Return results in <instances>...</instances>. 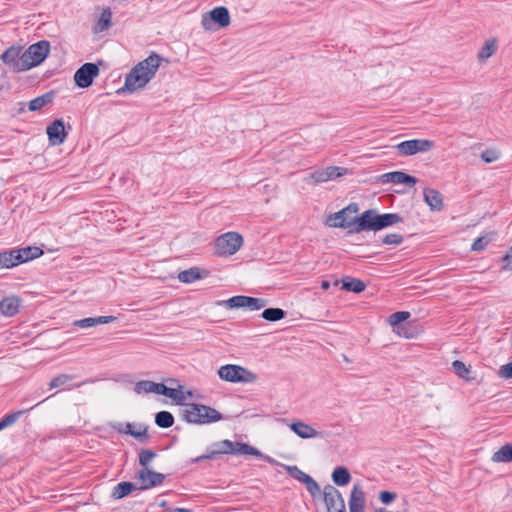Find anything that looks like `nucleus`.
Returning <instances> with one entry per match:
<instances>
[{
  "mask_svg": "<svg viewBox=\"0 0 512 512\" xmlns=\"http://www.w3.org/2000/svg\"><path fill=\"white\" fill-rule=\"evenodd\" d=\"M112 13L110 8H105L100 14V17L94 27L96 33L103 32L111 26Z\"/></svg>",
  "mask_w": 512,
  "mask_h": 512,
  "instance_id": "nucleus-32",
  "label": "nucleus"
},
{
  "mask_svg": "<svg viewBox=\"0 0 512 512\" xmlns=\"http://www.w3.org/2000/svg\"><path fill=\"white\" fill-rule=\"evenodd\" d=\"M243 245V237L237 232H227L215 241V253L218 256L235 254Z\"/></svg>",
  "mask_w": 512,
  "mask_h": 512,
  "instance_id": "nucleus-7",
  "label": "nucleus"
},
{
  "mask_svg": "<svg viewBox=\"0 0 512 512\" xmlns=\"http://www.w3.org/2000/svg\"><path fill=\"white\" fill-rule=\"evenodd\" d=\"M497 50V43L495 39H489L485 42L483 47L478 52V59L485 61L491 57Z\"/></svg>",
  "mask_w": 512,
  "mask_h": 512,
  "instance_id": "nucleus-37",
  "label": "nucleus"
},
{
  "mask_svg": "<svg viewBox=\"0 0 512 512\" xmlns=\"http://www.w3.org/2000/svg\"><path fill=\"white\" fill-rule=\"evenodd\" d=\"M117 318L115 316H98L95 317L96 325L97 324H108L114 322Z\"/></svg>",
  "mask_w": 512,
  "mask_h": 512,
  "instance_id": "nucleus-53",
  "label": "nucleus"
},
{
  "mask_svg": "<svg viewBox=\"0 0 512 512\" xmlns=\"http://www.w3.org/2000/svg\"><path fill=\"white\" fill-rule=\"evenodd\" d=\"M108 426L119 434L132 436L141 443H146L150 439L146 425L140 424L139 430H134V425L131 423L109 422Z\"/></svg>",
  "mask_w": 512,
  "mask_h": 512,
  "instance_id": "nucleus-13",
  "label": "nucleus"
},
{
  "mask_svg": "<svg viewBox=\"0 0 512 512\" xmlns=\"http://www.w3.org/2000/svg\"><path fill=\"white\" fill-rule=\"evenodd\" d=\"M49 399H50V396H47V397H46V400H49ZM44 401H45V399H44V400H42V401H40V402H38L37 404H35L34 406L30 407L29 409L24 410V411H25V412H27V411H29V410L33 409L34 407L38 406L39 404H41V403H42V402H44Z\"/></svg>",
  "mask_w": 512,
  "mask_h": 512,
  "instance_id": "nucleus-58",
  "label": "nucleus"
},
{
  "mask_svg": "<svg viewBox=\"0 0 512 512\" xmlns=\"http://www.w3.org/2000/svg\"><path fill=\"white\" fill-rule=\"evenodd\" d=\"M79 328H89L96 325L95 317H88L74 322Z\"/></svg>",
  "mask_w": 512,
  "mask_h": 512,
  "instance_id": "nucleus-52",
  "label": "nucleus"
},
{
  "mask_svg": "<svg viewBox=\"0 0 512 512\" xmlns=\"http://www.w3.org/2000/svg\"><path fill=\"white\" fill-rule=\"evenodd\" d=\"M358 211L359 205L352 202L343 209L330 214L327 217L326 225L333 228L348 229V234L364 232V229L358 227L362 218V213L360 215L352 216V214H357Z\"/></svg>",
  "mask_w": 512,
  "mask_h": 512,
  "instance_id": "nucleus-4",
  "label": "nucleus"
},
{
  "mask_svg": "<svg viewBox=\"0 0 512 512\" xmlns=\"http://www.w3.org/2000/svg\"><path fill=\"white\" fill-rule=\"evenodd\" d=\"M502 262V270L508 271L512 270V246L509 248L508 252L502 256L501 258Z\"/></svg>",
  "mask_w": 512,
  "mask_h": 512,
  "instance_id": "nucleus-49",
  "label": "nucleus"
},
{
  "mask_svg": "<svg viewBox=\"0 0 512 512\" xmlns=\"http://www.w3.org/2000/svg\"><path fill=\"white\" fill-rule=\"evenodd\" d=\"M382 183H396V184H406L408 186H414L418 179L410 174H407L403 171H393L385 173L380 178Z\"/></svg>",
  "mask_w": 512,
  "mask_h": 512,
  "instance_id": "nucleus-18",
  "label": "nucleus"
},
{
  "mask_svg": "<svg viewBox=\"0 0 512 512\" xmlns=\"http://www.w3.org/2000/svg\"><path fill=\"white\" fill-rule=\"evenodd\" d=\"M171 512H193V511L191 509H186V508H175Z\"/></svg>",
  "mask_w": 512,
  "mask_h": 512,
  "instance_id": "nucleus-57",
  "label": "nucleus"
},
{
  "mask_svg": "<svg viewBox=\"0 0 512 512\" xmlns=\"http://www.w3.org/2000/svg\"><path fill=\"white\" fill-rule=\"evenodd\" d=\"M157 456L151 449H141L138 454V461L141 469H149L150 462Z\"/></svg>",
  "mask_w": 512,
  "mask_h": 512,
  "instance_id": "nucleus-39",
  "label": "nucleus"
},
{
  "mask_svg": "<svg viewBox=\"0 0 512 512\" xmlns=\"http://www.w3.org/2000/svg\"><path fill=\"white\" fill-rule=\"evenodd\" d=\"M338 284H339V280H337V279H336V280L334 281V285H335V286H338Z\"/></svg>",
  "mask_w": 512,
  "mask_h": 512,
  "instance_id": "nucleus-62",
  "label": "nucleus"
},
{
  "mask_svg": "<svg viewBox=\"0 0 512 512\" xmlns=\"http://www.w3.org/2000/svg\"><path fill=\"white\" fill-rule=\"evenodd\" d=\"M404 238L401 234L398 233H390L386 234L382 238V243L385 245H400L403 242Z\"/></svg>",
  "mask_w": 512,
  "mask_h": 512,
  "instance_id": "nucleus-46",
  "label": "nucleus"
},
{
  "mask_svg": "<svg viewBox=\"0 0 512 512\" xmlns=\"http://www.w3.org/2000/svg\"><path fill=\"white\" fill-rule=\"evenodd\" d=\"M117 318L115 316H98L95 317L96 325L97 324H108L114 322Z\"/></svg>",
  "mask_w": 512,
  "mask_h": 512,
  "instance_id": "nucleus-54",
  "label": "nucleus"
},
{
  "mask_svg": "<svg viewBox=\"0 0 512 512\" xmlns=\"http://www.w3.org/2000/svg\"><path fill=\"white\" fill-rule=\"evenodd\" d=\"M100 69L95 63H84L74 74L75 85L79 88H88L99 75Z\"/></svg>",
  "mask_w": 512,
  "mask_h": 512,
  "instance_id": "nucleus-12",
  "label": "nucleus"
},
{
  "mask_svg": "<svg viewBox=\"0 0 512 512\" xmlns=\"http://www.w3.org/2000/svg\"><path fill=\"white\" fill-rule=\"evenodd\" d=\"M326 173L327 180H333L336 179L344 174H346L347 169L343 167L338 166H329L324 169Z\"/></svg>",
  "mask_w": 512,
  "mask_h": 512,
  "instance_id": "nucleus-45",
  "label": "nucleus"
},
{
  "mask_svg": "<svg viewBox=\"0 0 512 512\" xmlns=\"http://www.w3.org/2000/svg\"><path fill=\"white\" fill-rule=\"evenodd\" d=\"M222 454L252 455L256 457H263L260 450L247 443L225 439L213 443L210 446L208 453L196 457L193 462L198 463L204 460L215 459Z\"/></svg>",
  "mask_w": 512,
  "mask_h": 512,
  "instance_id": "nucleus-3",
  "label": "nucleus"
},
{
  "mask_svg": "<svg viewBox=\"0 0 512 512\" xmlns=\"http://www.w3.org/2000/svg\"><path fill=\"white\" fill-rule=\"evenodd\" d=\"M394 332H396L399 336L405 337L407 339L416 338L419 333L417 326L412 323H406Z\"/></svg>",
  "mask_w": 512,
  "mask_h": 512,
  "instance_id": "nucleus-40",
  "label": "nucleus"
},
{
  "mask_svg": "<svg viewBox=\"0 0 512 512\" xmlns=\"http://www.w3.org/2000/svg\"><path fill=\"white\" fill-rule=\"evenodd\" d=\"M245 301V308H248L251 311L260 310L267 305V300L263 298L247 296V300Z\"/></svg>",
  "mask_w": 512,
  "mask_h": 512,
  "instance_id": "nucleus-42",
  "label": "nucleus"
},
{
  "mask_svg": "<svg viewBox=\"0 0 512 512\" xmlns=\"http://www.w3.org/2000/svg\"><path fill=\"white\" fill-rule=\"evenodd\" d=\"M20 299L17 296L5 297L0 302V311L4 316H14L18 313Z\"/></svg>",
  "mask_w": 512,
  "mask_h": 512,
  "instance_id": "nucleus-24",
  "label": "nucleus"
},
{
  "mask_svg": "<svg viewBox=\"0 0 512 512\" xmlns=\"http://www.w3.org/2000/svg\"><path fill=\"white\" fill-rule=\"evenodd\" d=\"M134 391L141 393H156L164 396L166 385L163 383H155L150 380H141L135 384Z\"/></svg>",
  "mask_w": 512,
  "mask_h": 512,
  "instance_id": "nucleus-22",
  "label": "nucleus"
},
{
  "mask_svg": "<svg viewBox=\"0 0 512 512\" xmlns=\"http://www.w3.org/2000/svg\"><path fill=\"white\" fill-rule=\"evenodd\" d=\"M286 311L281 308H266L262 314L261 317L269 322H276L284 319L286 317Z\"/></svg>",
  "mask_w": 512,
  "mask_h": 512,
  "instance_id": "nucleus-33",
  "label": "nucleus"
},
{
  "mask_svg": "<svg viewBox=\"0 0 512 512\" xmlns=\"http://www.w3.org/2000/svg\"><path fill=\"white\" fill-rule=\"evenodd\" d=\"M329 287H330V282H329V281H327V280H323V281L321 282V288H322L323 290H327V289H329Z\"/></svg>",
  "mask_w": 512,
  "mask_h": 512,
  "instance_id": "nucleus-55",
  "label": "nucleus"
},
{
  "mask_svg": "<svg viewBox=\"0 0 512 512\" xmlns=\"http://www.w3.org/2000/svg\"><path fill=\"white\" fill-rule=\"evenodd\" d=\"M492 461L496 463H510L512 462V444H505L497 450L493 456Z\"/></svg>",
  "mask_w": 512,
  "mask_h": 512,
  "instance_id": "nucleus-30",
  "label": "nucleus"
},
{
  "mask_svg": "<svg viewBox=\"0 0 512 512\" xmlns=\"http://www.w3.org/2000/svg\"><path fill=\"white\" fill-rule=\"evenodd\" d=\"M165 475L160 472L153 471L152 469H140L138 472V479L141 482L140 490H148L160 486L164 480Z\"/></svg>",
  "mask_w": 512,
  "mask_h": 512,
  "instance_id": "nucleus-16",
  "label": "nucleus"
},
{
  "mask_svg": "<svg viewBox=\"0 0 512 512\" xmlns=\"http://www.w3.org/2000/svg\"><path fill=\"white\" fill-rule=\"evenodd\" d=\"M139 489L136 484L128 481L118 483L112 490L111 497L115 500L122 499L133 491Z\"/></svg>",
  "mask_w": 512,
  "mask_h": 512,
  "instance_id": "nucleus-26",
  "label": "nucleus"
},
{
  "mask_svg": "<svg viewBox=\"0 0 512 512\" xmlns=\"http://www.w3.org/2000/svg\"><path fill=\"white\" fill-rule=\"evenodd\" d=\"M182 386L179 388H170L166 386V391L164 396L171 398L177 405H185V408L181 411V418L190 424H209L218 422L223 419V415L210 406H206L203 404L197 403H187L184 401L186 399V395L181 390Z\"/></svg>",
  "mask_w": 512,
  "mask_h": 512,
  "instance_id": "nucleus-1",
  "label": "nucleus"
},
{
  "mask_svg": "<svg viewBox=\"0 0 512 512\" xmlns=\"http://www.w3.org/2000/svg\"><path fill=\"white\" fill-rule=\"evenodd\" d=\"M396 498L397 494L395 492L385 490L379 493V500L385 505L392 503Z\"/></svg>",
  "mask_w": 512,
  "mask_h": 512,
  "instance_id": "nucleus-48",
  "label": "nucleus"
},
{
  "mask_svg": "<svg viewBox=\"0 0 512 512\" xmlns=\"http://www.w3.org/2000/svg\"><path fill=\"white\" fill-rule=\"evenodd\" d=\"M55 97V92L53 90L48 91L34 99H32L28 104L29 111H38L42 109L44 106L50 104Z\"/></svg>",
  "mask_w": 512,
  "mask_h": 512,
  "instance_id": "nucleus-27",
  "label": "nucleus"
},
{
  "mask_svg": "<svg viewBox=\"0 0 512 512\" xmlns=\"http://www.w3.org/2000/svg\"><path fill=\"white\" fill-rule=\"evenodd\" d=\"M310 179H312L314 183H323L328 181L324 169L317 170L311 173Z\"/></svg>",
  "mask_w": 512,
  "mask_h": 512,
  "instance_id": "nucleus-51",
  "label": "nucleus"
},
{
  "mask_svg": "<svg viewBox=\"0 0 512 512\" xmlns=\"http://www.w3.org/2000/svg\"><path fill=\"white\" fill-rule=\"evenodd\" d=\"M452 369L459 378L464 379L467 382H471L475 379L471 376L470 367H467L465 363L460 360L452 362Z\"/></svg>",
  "mask_w": 512,
  "mask_h": 512,
  "instance_id": "nucleus-31",
  "label": "nucleus"
},
{
  "mask_svg": "<svg viewBox=\"0 0 512 512\" xmlns=\"http://www.w3.org/2000/svg\"><path fill=\"white\" fill-rule=\"evenodd\" d=\"M49 399H50V396H47V397H46V400H49ZM44 401H45V399H44V400H42V401H40V402H38L37 404H35L34 406L30 407L29 409L24 410V411H25V412H27V411H29V410L33 409L34 407L38 406L39 404H41V403H42V402H44Z\"/></svg>",
  "mask_w": 512,
  "mask_h": 512,
  "instance_id": "nucleus-59",
  "label": "nucleus"
},
{
  "mask_svg": "<svg viewBox=\"0 0 512 512\" xmlns=\"http://www.w3.org/2000/svg\"><path fill=\"white\" fill-rule=\"evenodd\" d=\"M16 266L17 264L13 249L0 252V268H13Z\"/></svg>",
  "mask_w": 512,
  "mask_h": 512,
  "instance_id": "nucleus-38",
  "label": "nucleus"
},
{
  "mask_svg": "<svg viewBox=\"0 0 512 512\" xmlns=\"http://www.w3.org/2000/svg\"><path fill=\"white\" fill-rule=\"evenodd\" d=\"M50 47V42L47 40H40L31 44L24 51V57L27 60L25 63L27 70L40 65L49 55Z\"/></svg>",
  "mask_w": 512,
  "mask_h": 512,
  "instance_id": "nucleus-8",
  "label": "nucleus"
},
{
  "mask_svg": "<svg viewBox=\"0 0 512 512\" xmlns=\"http://www.w3.org/2000/svg\"><path fill=\"white\" fill-rule=\"evenodd\" d=\"M499 158V153L493 149H486L481 153V159L485 163H492Z\"/></svg>",
  "mask_w": 512,
  "mask_h": 512,
  "instance_id": "nucleus-47",
  "label": "nucleus"
},
{
  "mask_svg": "<svg viewBox=\"0 0 512 512\" xmlns=\"http://www.w3.org/2000/svg\"><path fill=\"white\" fill-rule=\"evenodd\" d=\"M342 289L354 293H361L365 290L366 284L358 279L351 276H344L341 279Z\"/></svg>",
  "mask_w": 512,
  "mask_h": 512,
  "instance_id": "nucleus-28",
  "label": "nucleus"
},
{
  "mask_svg": "<svg viewBox=\"0 0 512 512\" xmlns=\"http://www.w3.org/2000/svg\"><path fill=\"white\" fill-rule=\"evenodd\" d=\"M434 147V142L428 139H412L394 146L400 156H411L418 152H426Z\"/></svg>",
  "mask_w": 512,
  "mask_h": 512,
  "instance_id": "nucleus-11",
  "label": "nucleus"
},
{
  "mask_svg": "<svg viewBox=\"0 0 512 512\" xmlns=\"http://www.w3.org/2000/svg\"><path fill=\"white\" fill-rule=\"evenodd\" d=\"M217 374L221 380L230 383H252L258 378V376L249 369L236 364L221 366Z\"/></svg>",
  "mask_w": 512,
  "mask_h": 512,
  "instance_id": "nucleus-6",
  "label": "nucleus"
},
{
  "mask_svg": "<svg viewBox=\"0 0 512 512\" xmlns=\"http://www.w3.org/2000/svg\"><path fill=\"white\" fill-rule=\"evenodd\" d=\"M18 105H19L20 107H19V109L17 110V112H18L19 114L24 113V112L26 111V110H25V103H23V102H19V103H18Z\"/></svg>",
  "mask_w": 512,
  "mask_h": 512,
  "instance_id": "nucleus-56",
  "label": "nucleus"
},
{
  "mask_svg": "<svg viewBox=\"0 0 512 512\" xmlns=\"http://www.w3.org/2000/svg\"><path fill=\"white\" fill-rule=\"evenodd\" d=\"M289 428L293 431L298 437L302 439H310L315 438L319 435V432L314 429L309 424H306L303 421H295L289 424Z\"/></svg>",
  "mask_w": 512,
  "mask_h": 512,
  "instance_id": "nucleus-23",
  "label": "nucleus"
},
{
  "mask_svg": "<svg viewBox=\"0 0 512 512\" xmlns=\"http://www.w3.org/2000/svg\"><path fill=\"white\" fill-rule=\"evenodd\" d=\"M17 266L39 258L43 255V250L37 246H27L24 248H13Z\"/></svg>",
  "mask_w": 512,
  "mask_h": 512,
  "instance_id": "nucleus-19",
  "label": "nucleus"
},
{
  "mask_svg": "<svg viewBox=\"0 0 512 512\" xmlns=\"http://www.w3.org/2000/svg\"><path fill=\"white\" fill-rule=\"evenodd\" d=\"M208 271L201 270L199 267H191L187 270L181 271L178 274V280L182 283H192L195 280L201 279L208 275Z\"/></svg>",
  "mask_w": 512,
  "mask_h": 512,
  "instance_id": "nucleus-25",
  "label": "nucleus"
},
{
  "mask_svg": "<svg viewBox=\"0 0 512 512\" xmlns=\"http://www.w3.org/2000/svg\"><path fill=\"white\" fill-rule=\"evenodd\" d=\"M495 237H496L495 232H489L485 235L479 236L473 242V244L471 246V250L472 251L484 250L487 247V245L495 239Z\"/></svg>",
  "mask_w": 512,
  "mask_h": 512,
  "instance_id": "nucleus-36",
  "label": "nucleus"
},
{
  "mask_svg": "<svg viewBox=\"0 0 512 512\" xmlns=\"http://www.w3.org/2000/svg\"><path fill=\"white\" fill-rule=\"evenodd\" d=\"M49 143L53 146L61 145L67 138L65 124L62 119H55L46 128Z\"/></svg>",
  "mask_w": 512,
  "mask_h": 512,
  "instance_id": "nucleus-17",
  "label": "nucleus"
},
{
  "mask_svg": "<svg viewBox=\"0 0 512 512\" xmlns=\"http://www.w3.org/2000/svg\"><path fill=\"white\" fill-rule=\"evenodd\" d=\"M323 501L326 505L327 512L346 509L342 494L337 488L330 484L325 485L323 488Z\"/></svg>",
  "mask_w": 512,
  "mask_h": 512,
  "instance_id": "nucleus-14",
  "label": "nucleus"
},
{
  "mask_svg": "<svg viewBox=\"0 0 512 512\" xmlns=\"http://www.w3.org/2000/svg\"><path fill=\"white\" fill-rule=\"evenodd\" d=\"M187 396H188V397H192V391L188 390V391H187Z\"/></svg>",
  "mask_w": 512,
  "mask_h": 512,
  "instance_id": "nucleus-60",
  "label": "nucleus"
},
{
  "mask_svg": "<svg viewBox=\"0 0 512 512\" xmlns=\"http://www.w3.org/2000/svg\"><path fill=\"white\" fill-rule=\"evenodd\" d=\"M402 221L398 213L380 214L376 209H368L362 212L358 227L364 231H379Z\"/></svg>",
  "mask_w": 512,
  "mask_h": 512,
  "instance_id": "nucleus-5",
  "label": "nucleus"
},
{
  "mask_svg": "<svg viewBox=\"0 0 512 512\" xmlns=\"http://www.w3.org/2000/svg\"><path fill=\"white\" fill-rule=\"evenodd\" d=\"M247 300V296L245 295H237L229 298L224 303L227 308L234 309V308H245V304Z\"/></svg>",
  "mask_w": 512,
  "mask_h": 512,
  "instance_id": "nucleus-43",
  "label": "nucleus"
},
{
  "mask_svg": "<svg viewBox=\"0 0 512 512\" xmlns=\"http://www.w3.org/2000/svg\"><path fill=\"white\" fill-rule=\"evenodd\" d=\"M498 375H499V377L504 378V379H511L512 378V361L507 364L502 365L498 371Z\"/></svg>",
  "mask_w": 512,
  "mask_h": 512,
  "instance_id": "nucleus-50",
  "label": "nucleus"
},
{
  "mask_svg": "<svg viewBox=\"0 0 512 512\" xmlns=\"http://www.w3.org/2000/svg\"><path fill=\"white\" fill-rule=\"evenodd\" d=\"M365 509V494L360 487V485L356 484L353 486V489L349 498V510L350 512H364Z\"/></svg>",
  "mask_w": 512,
  "mask_h": 512,
  "instance_id": "nucleus-20",
  "label": "nucleus"
},
{
  "mask_svg": "<svg viewBox=\"0 0 512 512\" xmlns=\"http://www.w3.org/2000/svg\"><path fill=\"white\" fill-rule=\"evenodd\" d=\"M162 57L152 52L146 59L136 64L125 77L124 85L116 90L117 94L134 92L144 88L155 76Z\"/></svg>",
  "mask_w": 512,
  "mask_h": 512,
  "instance_id": "nucleus-2",
  "label": "nucleus"
},
{
  "mask_svg": "<svg viewBox=\"0 0 512 512\" xmlns=\"http://www.w3.org/2000/svg\"><path fill=\"white\" fill-rule=\"evenodd\" d=\"M424 201L432 211H441L444 208L442 194L433 188H426L423 191Z\"/></svg>",
  "mask_w": 512,
  "mask_h": 512,
  "instance_id": "nucleus-21",
  "label": "nucleus"
},
{
  "mask_svg": "<svg viewBox=\"0 0 512 512\" xmlns=\"http://www.w3.org/2000/svg\"><path fill=\"white\" fill-rule=\"evenodd\" d=\"M334 512H346V509H343V510L339 509L338 511H334Z\"/></svg>",
  "mask_w": 512,
  "mask_h": 512,
  "instance_id": "nucleus-63",
  "label": "nucleus"
},
{
  "mask_svg": "<svg viewBox=\"0 0 512 512\" xmlns=\"http://www.w3.org/2000/svg\"><path fill=\"white\" fill-rule=\"evenodd\" d=\"M1 60L15 73L27 71L24 51L20 46H11L1 55Z\"/></svg>",
  "mask_w": 512,
  "mask_h": 512,
  "instance_id": "nucleus-10",
  "label": "nucleus"
},
{
  "mask_svg": "<svg viewBox=\"0 0 512 512\" xmlns=\"http://www.w3.org/2000/svg\"><path fill=\"white\" fill-rule=\"evenodd\" d=\"M332 481L336 486H345L351 481V474L344 466L336 467L332 472Z\"/></svg>",
  "mask_w": 512,
  "mask_h": 512,
  "instance_id": "nucleus-29",
  "label": "nucleus"
},
{
  "mask_svg": "<svg viewBox=\"0 0 512 512\" xmlns=\"http://www.w3.org/2000/svg\"><path fill=\"white\" fill-rule=\"evenodd\" d=\"M230 24V14L226 7L219 6L212 9L202 17V25L205 30L224 28Z\"/></svg>",
  "mask_w": 512,
  "mask_h": 512,
  "instance_id": "nucleus-9",
  "label": "nucleus"
},
{
  "mask_svg": "<svg viewBox=\"0 0 512 512\" xmlns=\"http://www.w3.org/2000/svg\"><path fill=\"white\" fill-rule=\"evenodd\" d=\"M286 471L292 478L303 483L312 497L320 494L321 491L319 484L310 475L303 472L300 468L297 466H286Z\"/></svg>",
  "mask_w": 512,
  "mask_h": 512,
  "instance_id": "nucleus-15",
  "label": "nucleus"
},
{
  "mask_svg": "<svg viewBox=\"0 0 512 512\" xmlns=\"http://www.w3.org/2000/svg\"><path fill=\"white\" fill-rule=\"evenodd\" d=\"M155 424L160 428H170L174 424V416L169 411H160L155 415Z\"/></svg>",
  "mask_w": 512,
  "mask_h": 512,
  "instance_id": "nucleus-35",
  "label": "nucleus"
},
{
  "mask_svg": "<svg viewBox=\"0 0 512 512\" xmlns=\"http://www.w3.org/2000/svg\"><path fill=\"white\" fill-rule=\"evenodd\" d=\"M25 411L23 410H20V411H15V412H11V413H8L6 415H4L1 419H0V431L13 425L14 423L17 422V420L21 417L22 414H24Z\"/></svg>",
  "mask_w": 512,
  "mask_h": 512,
  "instance_id": "nucleus-41",
  "label": "nucleus"
},
{
  "mask_svg": "<svg viewBox=\"0 0 512 512\" xmlns=\"http://www.w3.org/2000/svg\"><path fill=\"white\" fill-rule=\"evenodd\" d=\"M72 379H74L73 375L64 374V373L59 374L51 379V381L49 382V388L50 389L58 388L60 386L65 385L68 381H70Z\"/></svg>",
  "mask_w": 512,
  "mask_h": 512,
  "instance_id": "nucleus-44",
  "label": "nucleus"
},
{
  "mask_svg": "<svg viewBox=\"0 0 512 512\" xmlns=\"http://www.w3.org/2000/svg\"><path fill=\"white\" fill-rule=\"evenodd\" d=\"M411 314L408 311H398L390 315L389 323L393 327V331L406 324Z\"/></svg>",
  "mask_w": 512,
  "mask_h": 512,
  "instance_id": "nucleus-34",
  "label": "nucleus"
},
{
  "mask_svg": "<svg viewBox=\"0 0 512 512\" xmlns=\"http://www.w3.org/2000/svg\"><path fill=\"white\" fill-rule=\"evenodd\" d=\"M82 384H84V382L79 383V384H75V385H73V387H80Z\"/></svg>",
  "mask_w": 512,
  "mask_h": 512,
  "instance_id": "nucleus-61",
  "label": "nucleus"
}]
</instances>
